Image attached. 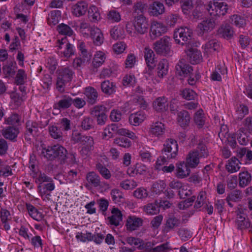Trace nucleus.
Here are the masks:
<instances>
[{
  "label": "nucleus",
  "mask_w": 252,
  "mask_h": 252,
  "mask_svg": "<svg viewBox=\"0 0 252 252\" xmlns=\"http://www.w3.org/2000/svg\"><path fill=\"white\" fill-rule=\"evenodd\" d=\"M153 109L157 112L162 113L168 110L167 98L165 96L158 97L153 102Z\"/></svg>",
  "instance_id": "14"
},
{
  "label": "nucleus",
  "mask_w": 252,
  "mask_h": 252,
  "mask_svg": "<svg viewBox=\"0 0 252 252\" xmlns=\"http://www.w3.org/2000/svg\"><path fill=\"white\" fill-rule=\"evenodd\" d=\"M246 218V215L244 213L240 212L237 214L235 220V225L237 229L243 230L249 227L250 223Z\"/></svg>",
  "instance_id": "31"
},
{
  "label": "nucleus",
  "mask_w": 252,
  "mask_h": 252,
  "mask_svg": "<svg viewBox=\"0 0 252 252\" xmlns=\"http://www.w3.org/2000/svg\"><path fill=\"white\" fill-rule=\"evenodd\" d=\"M110 194L111 195L113 201L115 203H119L122 202L124 199V193L119 189H114L111 190Z\"/></svg>",
  "instance_id": "61"
},
{
  "label": "nucleus",
  "mask_w": 252,
  "mask_h": 252,
  "mask_svg": "<svg viewBox=\"0 0 252 252\" xmlns=\"http://www.w3.org/2000/svg\"><path fill=\"white\" fill-rule=\"evenodd\" d=\"M164 5L158 1H155L150 4L148 8V12L151 16H158L164 12Z\"/></svg>",
  "instance_id": "25"
},
{
  "label": "nucleus",
  "mask_w": 252,
  "mask_h": 252,
  "mask_svg": "<svg viewBox=\"0 0 252 252\" xmlns=\"http://www.w3.org/2000/svg\"><path fill=\"white\" fill-rule=\"evenodd\" d=\"M21 119V115L16 113H12L9 117L5 118V123L9 125H19Z\"/></svg>",
  "instance_id": "55"
},
{
  "label": "nucleus",
  "mask_w": 252,
  "mask_h": 252,
  "mask_svg": "<svg viewBox=\"0 0 252 252\" xmlns=\"http://www.w3.org/2000/svg\"><path fill=\"white\" fill-rule=\"evenodd\" d=\"M84 94L87 98V101L89 104L92 105L96 102L98 93L94 88L92 87L86 88Z\"/></svg>",
  "instance_id": "34"
},
{
  "label": "nucleus",
  "mask_w": 252,
  "mask_h": 252,
  "mask_svg": "<svg viewBox=\"0 0 252 252\" xmlns=\"http://www.w3.org/2000/svg\"><path fill=\"white\" fill-rule=\"evenodd\" d=\"M144 57L147 66L155 68L156 64L155 54L154 51L149 47H145L144 51Z\"/></svg>",
  "instance_id": "24"
},
{
  "label": "nucleus",
  "mask_w": 252,
  "mask_h": 252,
  "mask_svg": "<svg viewBox=\"0 0 252 252\" xmlns=\"http://www.w3.org/2000/svg\"><path fill=\"white\" fill-rule=\"evenodd\" d=\"M19 133V129L16 127L9 126L2 129V136L6 139L12 141H16Z\"/></svg>",
  "instance_id": "21"
},
{
  "label": "nucleus",
  "mask_w": 252,
  "mask_h": 252,
  "mask_svg": "<svg viewBox=\"0 0 252 252\" xmlns=\"http://www.w3.org/2000/svg\"><path fill=\"white\" fill-rule=\"evenodd\" d=\"M219 33L224 38H231L234 33L233 28L229 25L222 26L219 29Z\"/></svg>",
  "instance_id": "46"
},
{
  "label": "nucleus",
  "mask_w": 252,
  "mask_h": 252,
  "mask_svg": "<svg viewBox=\"0 0 252 252\" xmlns=\"http://www.w3.org/2000/svg\"><path fill=\"white\" fill-rule=\"evenodd\" d=\"M112 215L108 217L109 223L111 225L117 226L122 220V214L117 208H113L111 211Z\"/></svg>",
  "instance_id": "29"
},
{
  "label": "nucleus",
  "mask_w": 252,
  "mask_h": 252,
  "mask_svg": "<svg viewBox=\"0 0 252 252\" xmlns=\"http://www.w3.org/2000/svg\"><path fill=\"white\" fill-rule=\"evenodd\" d=\"M143 223V220L141 218L135 216H129L126 220V226L127 230L132 231L142 226Z\"/></svg>",
  "instance_id": "15"
},
{
  "label": "nucleus",
  "mask_w": 252,
  "mask_h": 252,
  "mask_svg": "<svg viewBox=\"0 0 252 252\" xmlns=\"http://www.w3.org/2000/svg\"><path fill=\"white\" fill-rule=\"evenodd\" d=\"M147 5L145 2L138 1L135 2L133 5L132 10L133 13L143 14L144 11L146 9Z\"/></svg>",
  "instance_id": "59"
},
{
  "label": "nucleus",
  "mask_w": 252,
  "mask_h": 252,
  "mask_svg": "<svg viewBox=\"0 0 252 252\" xmlns=\"http://www.w3.org/2000/svg\"><path fill=\"white\" fill-rule=\"evenodd\" d=\"M252 181L251 174L247 171H241L239 174V185L244 188L248 186Z\"/></svg>",
  "instance_id": "40"
},
{
  "label": "nucleus",
  "mask_w": 252,
  "mask_h": 252,
  "mask_svg": "<svg viewBox=\"0 0 252 252\" xmlns=\"http://www.w3.org/2000/svg\"><path fill=\"white\" fill-rule=\"evenodd\" d=\"M17 67L16 63L15 62H10L8 64L3 65L2 70L5 77L9 78L13 76L15 74Z\"/></svg>",
  "instance_id": "41"
},
{
  "label": "nucleus",
  "mask_w": 252,
  "mask_h": 252,
  "mask_svg": "<svg viewBox=\"0 0 252 252\" xmlns=\"http://www.w3.org/2000/svg\"><path fill=\"white\" fill-rule=\"evenodd\" d=\"M72 104V98L66 95H63L61 99L54 105V108L63 110L68 108Z\"/></svg>",
  "instance_id": "26"
},
{
  "label": "nucleus",
  "mask_w": 252,
  "mask_h": 252,
  "mask_svg": "<svg viewBox=\"0 0 252 252\" xmlns=\"http://www.w3.org/2000/svg\"><path fill=\"white\" fill-rule=\"evenodd\" d=\"M106 19L111 23H118L121 21V16L118 11L113 9L107 13Z\"/></svg>",
  "instance_id": "51"
},
{
  "label": "nucleus",
  "mask_w": 252,
  "mask_h": 252,
  "mask_svg": "<svg viewBox=\"0 0 252 252\" xmlns=\"http://www.w3.org/2000/svg\"><path fill=\"white\" fill-rule=\"evenodd\" d=\"M171 38L164 36L154 44V49L157 54L161 55H168L170 53L171 43Z\"/></svg>",
  "instance_id": "7"
},
{
  "label": "nucleus",
  "mask_w": 252,
  "mask_h": 252,
  "mask_svg": "<svg viewBox=\"0 0 252 252\" xmlns=\"http://www.w3.org/2000/svg\"><path fill=\"white\" fill-rule=\"evenodd\" d=\"M188 60L192 64L199 63L202 61L201 53L196 48L189 47L186 51Z\"/></svg>",
  "instance_id": "17"
},
{
  "label": "nucleus",
  "mask_w": 252,
  "mask_h": 252,
  "mask_svg": "<svg viewBox=\"0 0 252 252\" xmlns=\"http://www.w3.org/2000/svg\"><path fill=\"white\" fill-rule=\"evenodd\" d=\"M75 73L68 66L61 67L57 70L56 88L61 93L65 91V85L71 81Z\"/></svg>",
  "instance_id": "3"
},
{
  "label": "nucleus",
  "mask_w": 252,
  "mask_h": 252,
  "mask_svg": "<svg viewBox=\"0 0 252 252\" xmlns=\"http://www.w3.org/2000/svg\"><path fill=\"white\" fill-rule=\"evenodd\" d=\"M94 121L89 117H84L81 119L80 127L85 130H90L94 127Z\"/></svg>",
  "instance_id": "48"
},
{
  "label": "nucleus",
  "mask_w": 252,
  "mask_h": 252,
  "mask_svg": "<svg viewBox=\"0 0 252 252\" xmlns=\"http://www.w3.org/2000/svg\"><path fill=\"white\" fill-rule=\"evenodd\" d=\"M181 224V220L179 217L174 215H169L165 219L162 231L164 233H168L179 227Z\"/></svg>",
  "instance_id": "12"
},
{
  "label": "nucleus",
  "mask_w": 252,
  "mask_h": 252,
  "mask_svg": "<svg viewBox=\"0 0 252 252\" xmlns=\"http://www.w3.org/2000/svg\"><path fill=\"white\" fill-rule=\"evenodd\" d=\"M178 124L182 127H186L190 123V117L189 112L185 110L179 112L177 114Z\"/></svg>",
  "instance_id": "32"
},
{
  "label": "nucleus",
  "mask_w": 252,
  "mask_h": 252,
  "mask_svg": "<svg viewBox=\"0 0 252 252\" xmlns=\"http://www.w3.org/2000/svg\"><path fill=\"white\" fill-rule=\"evenodd\" d=\"M27 79V75L24 69H20L18 70L15 79V83L17 85H22L25 83Z\"/></svg>",
  "instance_id": "58"
},
{
  "label": "nucleus",
  "mask_w": 252,
  "mask_h": 252,
  "mask_svg": "<svg viewBox=\"0 0 252 252\" xmlns=\"http://www.w3.org/2000/svg\"><path fill=\"white\" fill-rule=\"evenodd\" d=\"M146 118L145 113L143 111H138L130 114L129 117V123L133 126H139Z\"/></svg>",
  "instance_id": "33"
},
{
  "label": "nucleus",
  "mask_w": 252,
  "mask_h": 252,
  "mask_svg": "<svg viewBox=\"0 0 252 252\" xmlns=\"http://www.w3.org/2000/svg\"><path fill=\"white\" fill-rule=\"evenodd\" d=\"M183 98L187 100H195L197 97V94L192 90L186 88L180 94Z\"/></svg>",
  "instance_id": "53"
},
{
  "label": "nucleus",
  "mask_w": 252,
  "mask_h": 252,
  "mask_svg": "<svg viewBox=\"0 0 252 252\" xmlns=\"http://www.w3.org/2000/svg\"><path fill=\"white\" fill-rule=\"evenodd\" d=\"M67 150L59 144L42 147L41 155L48 161H64L66 158Z\"/></svg>",
  "instance_id": "1"
},
{
  "label": "nucleus",
  "mask_w": 252,
  "mask_h": 252,
  "mask_svg": "<svg viewBox=\"0 0 252 252\" xmlns=\"http://www.w3.org/2000/svg\"><path fill=\"white\" fill-rule=\"evenodd\" d=\"M78 48L80 52V56L85 58V60H91V54L86 48V45L83 41H79L77 44Z\"/></svg>",
  "instance_id": "49"
},
{
  "label": "nucleus",
  "mask_w": 252,
  "mask_h": 252,
  "mask_svg": "<svg viewBox=\"0 0 252 252\" xmlns=\"http://www.w3.org/2000/svg\"><path fill=\"white\" fill-rule=\"evenodd\" d=\"M240 162L235 157H233L228 160L226 164L225 167L226 170L231 173H233L238 171L240 168Z\"/></svg>",
  "instance_id": "35"
},
{
  "label": "nucleus",
  "mask_w": 252,
  "mask_h": 252,
  "mask_svg": "<svg viewBox=\"0 0 252 252\" xmlns=\"http://www.w3.org/2000/svg\"><path fill=\"white\" fill-rule=\"evenodd\" d=\"M105 54L101 51H97L94 55L93 61V65L95 68L100 67L105 62Z\"/></svg>",
  "instance_id": "44"
},
{
  "label": "nucleus",
  "mask_w": 252,
  "mask_h": 252,
  "mask_svg": "<svg viewBox=\"0 0 252 252\" xmlns=\"http://www.w3.org/2000/svg\"><path fill=\"white\" fill-rule=\"evenodd\" d=\"M203 47L204 55L208 57L215 51H218L220 48V45L216 39H212L208 41Z\"/></svg>",
  "instance_id": "28"
},
{
  "label": "nucleus",
  "mask_w": 252,
  "mask_h": 252,
  "mask_svg": "<svg viewBox=\"0 0 252 252\" xmlns=\"http://www.w3.org/2000/svg\"><path fill=\"white\" fill-rule=\"evenodd\" d=\"M88 17L92 23H96L101 20L99 8L94 5H91L88 8Z\"/></svg>",
  "instance_id": "27"
},
{
  "label": "nucleus",
  "mask_w": 252,
  "mask_h": 252,
  "mask_svg": "<svg viewBox=\"0 0 252 252\" xmlns=\"http://www.w3.org/2000/svg\"><path fill=\"white\" fill-rule=\"evenodd\" d=\"M81 144L86 146L88 150H92L94 147V141L93 137L91 136L83 135V137H79ZM77 140H79L78 138Z\"/></svg>",
  "instance_id": "50"
},
{
  "label": "nucleus",
  "mask_w": 252,
  "mask_h": 252,
  "mask_svg": "<svg viewBox=\"0 0 252 252\" xmlns=\"http://www.w3.org/2000/svg\"><path fill=\"white\" fill-rule=\"evenodd\" d=\"M86 179L87 182L85 185L86 187L92 186L94 188L105 187L106 189H109L110 187L108 183L101 182L99 176L94 171L88 172L86 175Z\"/></svg>",
  "instance_id": "9"
},
{
  "label": "nucleus",
  "mask_w": 252,
  "mask_h": 252,
  "mask_svg": "<svg viewBox=\"0 0 252 252\" xmlns=\"http://www.w3.org/2000/svg\"><path fill=\"white\" fill-rule=\"evenodd\" d=\"M88 8L87 3L84 1H79L71 7V12L76 17H80L85 14Z\"/></svg>",
  "instance_id": "19"
},
{
  "label": "nucleus",
  "mask_w": 252,
  "mask_h": 252,
  "mask_svg": "<svg viewBox=\"0 0 252 252\" xmlns=\"http://www.w3.org/2000/svg\"><path fill=\"white\" fill-rule=\"evenodd\" d=\"M177 73L181 76L190 75L193 71L191 66L186 63L184 60H180L176 65Z\"/></svg>",
  "instance_id": "16"
},
{
  "label": "nucleus",
  "mask_w": 252,
  "mask_h": 252,
  "mask_svg": "<svg viewBox=\"0 0 252 252\" xmlns=\"http://www.w3.org/2000/svg\"><path fill=\"white\" fill-rule=\"evenodd\" d=\"M39 128L37 122L32 120L27 121L25 124V131L24 134L25 140L30 142L32 137L37 135Z\"/></svg>",
  "instance_id": "10"
},
{
  "label": "nucleus",
  "mask_w": 252,
  "mask_h": 252,
  "mask_svg": "<svg viewBox=\"0 0 252 252\" xmlns=\"http://www.w3.org/2000/svg\"><path fill=\"white\" fill-rule=\"evenodd\" d=\"M116 86L114 83L105 80L101 83L102 92L106 94L111 95L116 92Z\"/></svg>",
  "instance_id": "39"
},
{
  "label": "nucleus",
  "mask_w": 252,
  "mask_h": 252,
  "mask_svg": "<svg viewBox=\"0 0 252 252\" xmlns=\"http://www.w3.org/2000/svg\"><path fill=\"white\" fill-rule=\"evenodd\" d=\"M248 113L249 109L247 106L241 104L237 107L236 111L237 119L241 120Z\"/></svg>",
  "instance_id": "62"
},
{
  "label": "nucleus",
  "mask_w": 252,
  "mask_h": 252,
  "mask_svg": "<svg viewBox=\"0 0 252 252\" xmlns=\"http://www.w3.org/2000/svg\"><path fill=\"white\" fill-rule=\"evenodd\" d=\"M96 170L105 179L109 180L111 177L110 171L103 164L97 163L95 166Z\"/></svg>",
  "instance_id": "52"
},
{
  "label": "nucleus",
  "mask_w": 252,
  "mask_h": 252,
  "mask_svg": "<svg viewBox=\"0 0 252 252\" xmlns=\"http://www.w3.org/2000/svg\"><path fill=\"white\" fill-rule=\"evenodd\" d=\"M194 121L196 125L198 127H202L205 123V118L204 117V114L203 113V110L200 109L198 110L194 115Z\"/></svg>",
  "instance_id": "57"
},
{
  "label": "nucleus",
  "mask_w": 252,
  "mask_h": 252,
  "mask_svg": "<svg viewBox=\"0 0 252 252\" xmlns=\"http://www.w3.org/2000/svg\"><path fill=\"white\" fill-rule=\"evenodd\" d=\"M90 34L95 45L100 46L103 43L104 36L101 31L98 28L93 26L92 28H90Z\"/></svg>",
  "instance_id": "18"
},
{
  "label": "nucleus",
  "mask_w": 252,
  "mask_h": 252,
  "mask_svg": "<svg viewBox=\"0 0 252 252\" xmlns=\"http://www.w3.org/2000/svg\"><path fill=\"white\" fill-rule=\"evenodd\" d=\"M137 186V183L133 180H125L120 184V186L125 190L132 189Z\"/></svg>",
  "instance_id": "63"
},
{
  "label": "nucleus",
  "mask_w": 252,
  "mask_h": 252,
  "mask_svg": "<svg viewBox=\"0 0 252 252\" xmlns=\"http://www.w3.org/2000/svg\"><path fill=\"white\" fill-rule=\"evenodd\" d=\"M118 126L116 124H113L108 126L104 129V135L108 138L112 137L115 134L117 133Z\"/></svg>",
  "instance_id": "60"
},
{
  "label": "nucleus",
  "mask_w": 252,
  "mask_h": 252,
  "mask_svg": "<svg viewBox=\"0 0 252 252\" xmlns=\"http://www.w3.org/2000/svg\"><path fill=\"white\" fill-rule=\"evenodd\" d=\"M165 130L164 125L161 122H157L151 126L150 132L156 137H160L164 134Z\"/></svg>",
  "instance_id": "30"
},
{
  "label": "nucleus",
  "mask_w": 252,
  "mask_h": 252,
  "mask_svg": "<svg viewBox=\"0 0 252 252\" xmlns=\"http://www.w3.org/2000/svg\"><path fill=\"white\" fill-rule=\"evenodd\" d=\"M229 22L238 28H243L246 24L245 17L241 15L233 14L229 17Z\"/></svg>",
  "instance_id": "36"
},
{
  "label": "nucleus",
  "mask_w": 252,
  "mask_h": 252,
  "mask_svg": "<svg viewBox=\"0 0 252 252\" xmlns=\"http://www.w3.org/2000/svg\"><path fill=\"white\" fill-rule=\"evenodd\" d=\"M0 219L3 229L5 231H8L10 229L9 222L11 220V217L10 212L5 208L0 209Z\"/></svg>",
  "instance_id": "23"
},
{
  "label": "nucleus",
  "mask_w": 252,
  "mask_h": 252,
  "mask_svg": "<svg viewBox=\"0 0 252 252\" xmlns=\"http://www.w3.org/2000/svg\"><path fill=\"white\" fill-rule=\"evenodd\" d=\"M57 47L59 54L62 57L68 59L75 53L74 46L70 43L66 38L58 40Z\"/></svg>",
  "instance_id": "8"
},
{
  "label": "nucleus",
  "mask_w": 252,
  "mask_h": 252,
  "mask_svg": "<svg viewBox=\"0 0 252 252\" xmlns=\"http://www.w3.org/2000/svg\"><path fill=\"white\" fill-rule=\"evenodd\" d=\"M71 26L72 27V22H68V25L61 23L57 26V30L62 35L70 36L74 32Z\"/></svg>",
  "instance_id": "37"
},
{
  "label": "nucleus",
  "mask_w": 252,
  "mask_h": 252,
  "mask_svg": "<svg viewBox=\"0 0 252 252\" xmlns=\"http://www.w3.org/2000/svg\"><path fill=\"white\" fill-rule=\"evenodd\" d=\"M144 211L148 215H153L157 214L159 211L158 202L156 201L153 203H149L144 206Z\"/></svg>",
  "instance_id": "47"
},
{
  "label": "nucleus",
  "mask_w": 252,
  "mask_h": 252,
  "mask_svg": "<svg viewBox=\"0 0 252 252\" xmlns=\"http://www.w3.org/2000/svg\"><path fill=\"white\" fill-rule=\"evenodd\" d=\"M176 176L180 179L188 177L190 173L189 167L184 162L177 163L176 164Z\"/></svg>",
  "instance_id": "22"
},
{
  "label": "nucleus",
  "mask_w": 252,
  "mask_h": 252,
  "mask_svg": "<svg viewBox=\"0 0 252 252\" xmlns=\"http://www.w3.org/2000/svg\"><path fill=\"white\" fill-rule=\"evenodd\" d=\"M166 184L163 181H158L153 184L152 190L156 194L160 193L165 188Z\"/></svg>",
  "instance_id": "64"
},
{
  "label": "nucleus",
  "mask_w": 252,
  "mask_h": 252,
  "mask_svg": "<svg viewBox=\"0 0 252 252\" xmlns=\"http://www.w3.org/2000/svg\"><path fill=\"white\" fill-rule=\"evenodd\" d=\"M56 125L62 131H68L71 129V123L69 119L66 118L60 119Z\"/></svg>",
  "instance_id": "54"
},
{
  "label": "nucleus",
  "mask_w": 252,
  "mask_h": 252,
  "mask_svg": "<svg viewBox=\"0 0 252 252\" xmlns=\"http://www.w3.org/2000/svg\"><path fill=\"white\" fill-rule=\"evenodd\" d=\"M167 29L163 23L154 21L150 27L149 36L152 40H155L166 32Z\"/></svg>",
  "instance_id": "11"
},
{
  "label": "nucleus",
  "mask_w": 252,
  "mask_h": 252,
  "mask_svg": "<svg viewBox=\"0 0 252 252\" xmlns=\"http://www.w3.org/2000/svg\"><path fill=\"white\" fill-rule=\"evenodd\" d=\"M228 5L219 0H211L205 5V9L212 17H220L225 15L228 10Z\"/></svg>",
  "instance_id": "4"
},
{
  "label": "nucleus",
  "mask_w": 252,
  "mask_h": 252,
  "mask_svg": "<svg viewBox=\"0 0 252 252\" xmlns=\"http://www.w3.org/2000/svg\"><path fill=\"white\" fill-rule=\"evenodd\" d=\"M48 131L51 137L54 139H60L63 137V131L56 124L54 125H50L48 126Z\"/></svg>",
  "instance_id": "43"
},
{
  "label": "nucleus",
  "mask_w": 252,
  "mask_h": 252,
  "mask_svg": "<svg viewBox=\"0 0 252 252\" xmlns=\"http://www.w3.org/2000/svg\"><path fill=\"white\" fill-rule=\"evenodd\" d=\"M168 62L165 59L159 61L157 67V74L160 78H163L168 72Z\"/></svg>",
  "instance_id": "42"
},
{
  "label": "nucleus",
  "mask_w": 252,
  "mask_h": 252,
  "mask_svg": "<svg viewBox=\"0 0 252 252\" xmlns=\"http://www.w3.org/2000/svg\"><path fill=\"white\" fill-rule=\"evenodd\" d=\"M178 152V145L176 140L169 138L165 140L161 150L162 154L168 159L175 158Z\"/></svg>",
  "instance_id": "5"
},
{
  "label": "nucleus",
  "mask_w": 252,
  "mask_h": 252,
  "mask_svg": "<svg viewBox=\"0 0 252 252\" xmlns=\"http://www.w3.org/2000/svg\"><path fill=\"white\" fill-rule=\"evenodd\" d=\"M200 158L197 152H190L186 158V163L190 168H195L199 163Z\"/></svg>",
  "instance_id": "38"
},
{
  "label": "nucleus",
  "mask_w": 252,
  "mask_h": 252,
  "mask_svg": "<svg viewBox=\"0 0 252 252\" xmlns=\"http://www.w3.org/2000/svg\"><path fill=\"white\" fill-rule=\"evenodd\" d=\"M61 17V12L58 10H53L48 14V24L50 26H55L58 24Z\"/></svg>",
  "instance_id": "45"
},
{
  "label": "nucleus",
  "mask_w": 252,
  "mask_h": 252,
  "mask_svg": "<svg viewBox=\"0 0 252 252\" xmlns=\"http://www.w3.org/2000/svg\"><path fill=\"white\" fill-rule=\"evenodd\" d=\"M128 138L123 136L117 137L115 139L114 142L120 147L128 148L131 145V142Z\"/></svg>",
  "instance_id": "56"
},
{
  "label": "nucleus",
  "mask_w": 252,
  "mask_h": 252,
  "mask_svg": "<svg viewBox=\"0 0 252 252\" xmlns=\"http://www.w3.org/2000/svg\"><path fill=\"white\" fill-rule=\"evenodd\" d=\"M216 25L214 18H207L203 19L197 26L199 33L203 35L204 33L213 30Z\"/></svg>",
  "instance_id": "13"
},
{
  "label": "nucleus",
  "mask_w": 252,
  "mask_h": 252,
  "mask_svg": "<svg viewBox=\"0 0 252 252\" xmlns=\"http://www.w3.org/2000/svg\"><path fill=\"white\" fill-rule=\"evenodd\" d=\"M25 206L29 216L33 220L41 221L44 218L42 212L38 210L35 207L29 203H26Z\"/></svg>",
  "instance_id": "20"
},
{
  "label": "nucleus",
  "mask_w": 252,
  "mask_h": 252,
  "mask_svg": "<svg viewBox=\"0 0 252 252\" xmlns=\"http://www.w3.org/2000/svg\"><path fill=\"white\" fill-rule=\"evenodd\" d=\"M192 31L187 27H182L176 30L174 33V38L177 44L189 46Z\"/></svg>",
  "instance_id": "6"
},
{
  "label": "nucleus",
  "mask_w": 252,
  "mask_h": 252,
  "mask_svg": "<svg viewBox=\"0 0 252 252\" xmlns=\"http://www.w3.org/2000/svg\"><path fill=\"white\" fill-rule=\"evenodd\" d=\"M132 25L133 28L129 22H126V31L131 35L132 33L143 35L148 32L149 28L148 20L143 14L135 16L132 20Z\"/></svg>",
  "instance_id": "2"
}]
</instances>
